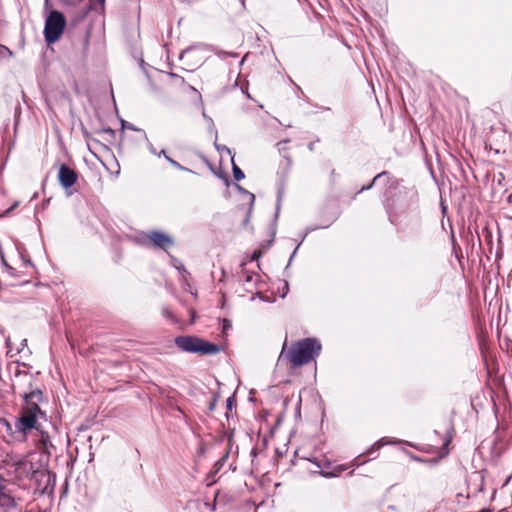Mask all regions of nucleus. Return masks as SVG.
Here are the masks:
<instances>
[{
	"instance_id": "obj_1",
	"label": "nucleus",
	"mask_w": 512,
	"mask_h": 512,
	"mask_svg": "<svg viewBox=\"0 0 512 512\" xmlns=\"http://www.w3.org/2000/svg\"><path fill=\"white\" fill-rule=\"evenodd\" d=\"M286 342L283 345L279 358L285 357L293 367L309 363L321 351V344L315 338H305L293 343L287 351Z\"/></svg>"
},
{
	"instance_id": "obj_2",
	"label": "nucleus",
	"mask_w": 512,
	"mask_h": 512,
	"mask_svg": "<svg viewBox=\"0 0 512 512\" xmlns=\"http://www.w3.org/2000/svg\"><path fill=\"white\" fill-rule=\"evenodd\" d=\"M175 344L182 351L201 355H212L220 351L216 344L194 336H178L175 338Z\"/></svg>"
},
{
	"instance_id": "obj_3",
	"label": "nucleus",
	"mask_w": 512,
	"mask_h": 512,
	"mask_svg": "<svg viewBox=\"0 0 512 512\" xmlns=\"http://www.w3.org/2000/svg\"><path fill=\"white\" fill-rule=\"evenodd\" d=\"M66 27V19L64 15L52 10L45 20L44 37L48 44H53L60 39Z\"/></svg>"
},
{
	"instance_id": "obj_4",
	"label": "nucleus",
	"mask_w": 512,
	"mask_h": 512,
	"mask_svg": "<svg viewBox=\"0 0 512 512\" xmlns=\"http://www.w3.org/2000/svg\"><path fill=\"white\" fill-rule=\"evenodd\" d=\"M41 413L38 404L33 403L26 405L23 410L21 417L19 418L16 427L19 431L26 433L28 430L36 428L37 416Z\"/></svg>"
},
{
	"instance_id": "obj_5",
	"label": "nucleus",
	"mask_w": 512,
	"mask_h": 512,
	"mask_svg": "<svg viewBox=\"0 0 512 512\" xmlns=\"http://www.w3.org/2000/svg\"><path fill=\"white\" fill-rule=\"evenodd\" d=\"M144 237L148 242V245H152L163 250H166L174 244L173 239L169 235L159 231H152Z\"/></svg>"
},
{
	"instance_id": "obj_6",
	"label": "nucleus",
	"mask_w": 512,
	"mask_h": 512,
	"mask_svg": "<svg viewBox=\"0 0 512 512\" xmlns=\"http://www.w3.org/2000/svg\"><path fill=\"white\" fill-rule=\"evenodd\" d=\"M77 178V173L73 169L64 164L60 166L58 179L62 187L65 189L72 187Z\"/></svg>"
},
{
	"instance_id": "obj_7",
	"label": "nucleus",
	"mask_w": 512,
	"mask_h": 512,
	"mask_svg": "<svg viewBox=\"0 0 512 512\" xmlns=\"http://www.w3.org/2000/svg\"><path fill=\"white\" fill-rule=\"evenodd\" d=\"M23 398L26 402V405L33 404L41 401L42 399V392L39 389L33 390L29 393H25L23 395Z\"/></svg>"
},
{
	"instance_id": "obj_8",
	"label": "nucleus",
	"mask_w": 512,
	"mask_h": 512,
	"mask_svg": "<svg viewBox=\"0 0 512 512\" xmlns=\"http://www.w3.org/2000/svg\"><path fill=\"white\" fill-rule=\"evenodd\" d=\"M232 165H233V176L236 181H240L244 179L245 175L242 172V170L234 163V160L232 159Z\"/></svg>"
},
{
	"instance_id": "obj_9",
	"label": "nucleus",
	"mask_w": 512,
	"mask_h": 512,
	"mask_svg": "<svg viewBox=\"0 0 512 512\" xmlns=\"http://www.w3.org/2000/svg\"><path fill=\"white\" fill-rule=\"evenodd\" d=\"M166 160L172 165L174 166L175 168L179 169V170H187L185 167H183L181 164H179L177 161L173 160L172 158H170L169 156H165Z\"/></svg>"
},
{
	"instance_id": "obj_10",
	"label": "nucleus",
	"mask_w": 512,
	"mask_h": 512,
	"mask_svg": "<svg viewBox=\"0 0 512 512\" xmlns=\"http://www.w3.org/2000/svg\"><path fill=\"white\" fill-rule=\"evenodd\" d=\"M389 442L385 441V439H381L379 442H377L376 444H374L372 447H371V450L373 449H379L381 446L385 445V444H388Z\"/></svg>"
},
{
	"instance_id": "obj_11",
	"label": "nucleus",
	"mask_w": 512,
	"mask_h": 512,
	"mask_svg": "<svg viewBox=\"0 0 512 512\" xmlns=\"http://www.w3.org/2000/svg\"><path fill=\"white\" fill-rule=\"evenodd\" d=\"M5 485H4V479L3 477L0 475V497L2 495H4V491H5Z\"/></svg>"
},
{
	"instance_id": "obj_12",
	"label": "nucleus",
	"mask_w": 512,
	"mask_h": 512,
	"mask_svg": "<svg viewBox=\"0 0 512 512\" xmlns=\"http://www.w3.org/2000/svg\"><path fill=\"white\" fill-rule=\"evenodd\" d=\"M233 404H234L233 399H232V398H228V399H227V407H228L229 409H232Z\"/></svg>"
},
{
	"instance_id": "obj_13",
	"label": "nucleus",
	"mask_w": 512,
	"mask_h": 512,
	"mask_svg": "<svg viewBox=\"0 0 512 512\" xmlns=\"http://www.w3.org/2000/svg\"><path fill=\"white\" fill-rule=\"evenodd\" d=\"M217 149L220 150L222 149V151H227L229 154L231 153L230 149L226 146H223L222 148H220L219 146H217Z\"/></svg>"
},
{
	"instance_id": "obj_14",
	"label": "nucleus",
	"mask_w": 512,
	"mask_h": 512,
	"mask_svg": "<svg viewBox=\"0 0 512 512\" xmlns=\"http://www.w3.org/2000/svg\"><path fill=\"white\" fill-rule=\"evenodd\" d=\"M150 152L153 153V154H156V150L153 146H150Z\"/></svg>"
},
{
	"instance_id": "obj_15",
	"label": "nucleus",
	"mask_w": 512,
	"mask_h": 512,
	"mask_svg": "<svg viewBox=\"0 0 512 512\" xmlns=\"http://www.w3.org/2000/svg\"><path fill=\"white\" fill-rule=\"evenodd\" d=\"M158 155H159V156H160V155H162V156H164V157H165V156H167V155H166L165 150H161V151H160V153H159Z\"/></svg>"
},
{
	"instance_id": "obj_16",
	"label": "nucleus",
	"mask_w": 512,
	"mask_h": 512,
	"mask_svg": "<svg viewBox=\"0 0 512 512\" xmlns=\"http://www.w3.org/2000/svg\"><path fill=\"white\" fill-rule=\"evenodd\" d=\"M248 195L250 196V199H251V201L253 202V201H254V199H255L254 194H252V193H248Z\"/></svg>"
},
{
	"instance_id": "obj_17",
	"label": "nucleus",
	"mask_w": 512,
	"mask_h": 512,
	"mask_svg": "<svg viewBox=\"0 0 512 512\" xmlns=\"http://www.w3.org/2000/svg\"><path fill=\"white\" fill-rule=\"evenodd\" d=\"M309 149L312 151L314 149V144L313 143H310L309 144Z\"/></svg>"
},
{
	"instance_id": "obj_18",
	"label": "nucleus",
	"mask_w": 512,
	"mask_h": 512,
	"mask_svg": "<svg viewBox=\"0 0 512 512\" xmlns=\"http://www.w3.org/2000/svg\"><path fill=\"white\" fill-rule=\"evenodd\" d=\"M381 176V174H378L377 176H375V178L373 179V183Z\"/></svg>"
},
{
	"instance_id": "obj_19",
	"label": "nucleus",
	"mask_w": 512,
	"mask_h": 512,
	"mask_svg": "<svg viewBox=\"0 0 512 512\" xmlns=\"http://www.w3.org/2000/svg\"><path fill=\"white\" fill-rule=\"evenodd\" d=\"M26 342H27V340H26V339H23L22 345H23V346H26Z\"/></svg>"
},
{
	"instance_id": "obj_20",
	"label": "nucleus",
	"mask_w": 512,
	"mask_h": 512,
	"mask_svg": "<svg viewBox=\"0 0 512 512\" xmlns=\"http://www.w3.org/2000/svg\"><path fill=\"white\" fill-rule=\"evenodd\" d=\"M370 187H371L370 185H369V186H367V187H363V188L361 189V191H362V190H364V189H370Z\"/></svg>"
},
{
	"instance_id": "obj_21",
	"label": "nucleus",
	"mask_w": 512,
	"mask_h": 512,
	"mask_svg": "<svg viewBox=\"0 0 512 512\" xmlns=\"http://www.w3.org/2000/svg\"><path fill=\"white\" fill-rule=\"evenodd\" d=\"M227 327H229V324H226V323H225V324H224V328H227Z\"/></svg>"
},
{
	"instance_id": "obj_22",
	"label": "nucleus",
	"mask_w": 512,
	"mask_h": 512,
	"mask_svg": "<svg viewBox=\"0 0 512 512\" xmlns=\"http://www.w3.org/2000/svg\"><path fill=\"white\" fill-rule=\"evenodd\" d=\"M227 327H229V324H226V323H225V324H224V328H227Z\"/></svg>"
},
{
	"instance_id": "obj_23",
	"label": "nucleus",
	"mask_w": 512,
	"mask_h": 512,
	"mask_svg": "<svg viewBox=\"0 0 512 512\" xmlns=\"http://www.w3.org/2000/svg\"><path fill=\"white\" fill-rule=\"evenodd\" d=\"M101 1L103 2L104 0H101Z\"/></svg>"
}]
</instances>
